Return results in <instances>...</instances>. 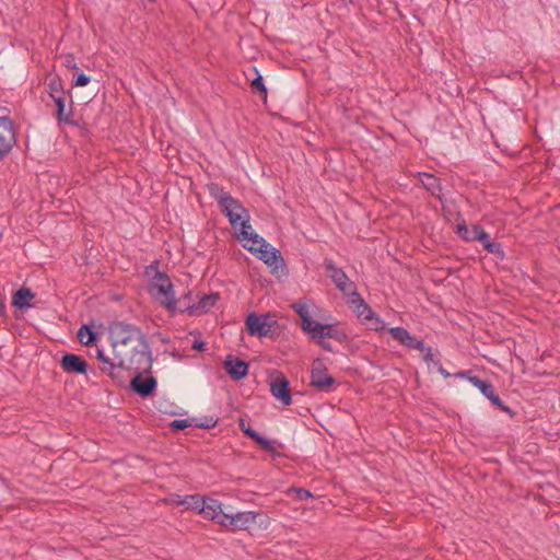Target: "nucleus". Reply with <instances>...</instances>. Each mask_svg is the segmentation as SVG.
Returning <instances> with one entry per match:
<instances>
[{"label":"nucleus","instance_id":"nucleus-36","mask_svg":"<svg viewBox=\"0 0 560 560\" xmlns=\"http://www.w3.org/2000/svg\"><path fill=\"white\" fill-rule=\"evenodd\" d=\"M359 310V316H363L365 319H371L373 312L369 307V305L363 301L360 300V305L358 307Z\"/></svg>","mask_w":560,"mask_h":560},{"label":"nucleus","instance_id":"nucleus-50","mask_svg":"<svg viewBox=\"0 0 560 560\" xmlns=\"http://www.w3.org/2000/svg\"><path fill=\"white\" fill-rule=\"evenodd\" d=\"M457 375H458V376H465V375H466V373H465V372H459Z\"/></svg>","mask_w":560,"mask_h":560},{"label":"nucleus","instance_id":"nucleus-2","mask_svg":"<svg viewBox=\"0 0 560 560\" xmlns=\"http://www.w3.org/2000/svg\"><path fill=\"white\" fill-rule=\"evenodd\" d=\"M173 289L174 287L171 279L164 272H156L152 282L149 284V292L154 300L172 314H175L177 311V301L175 300Z\"/></svg>","mask_w":560,"mask_h":560},{"label":"nucleus","instance_id":"nucleus-43","mask_svg":"<svg viewBox=\"0 0 560 560\" xmlns=\"http://www.w3.org/2000/svg\"><path fill=\"white\" fill-rule=\"evenodd\" d=\"M417 341H418V339L416 337L409 335L406 342H404V346H406L409 349H412Z\"/></svg>","mask_w":560,"mask_h":560},{"label":"nucleus","instance_id":"nucleus-33","mask_svg":"<svg viewBox=\"0 0 560 560\" xmlns=\"http://www.w3.org/2000/svg\"><path fill=\"white\" fill-rule=\"evenodd\" d=\"M262 450L273 453L275 446L273 443L265 438H262L260 434L257 435V438L254 440Z\"/></svg>","mask_w":560,"mask_h":560},{"label":"nucleus","instance_id":"nucleus-6","mask_svg":"<svg viewBox=\"0 0 560 560\" xmlns=\"http://www.w3.org/2000/svg\"><path fill=\"white\" fill-rule=\"evenodd\" d=\"M131 352L127 357L125 369L136 372H148L152 366V358L147 338L136 346L130 347Z\"/></svg>","mask_w":560,"mask_h":560},{"label":"nucleus","instance_id":"nucleus-45","mask_svg":"<svg viewBox=\"0 0 560 560\" xmlns=\"http://www.w3.org/2000/svg\"><path fill=\"white\" fill-rule=\"evenodd\" d=\"M244 433L250 438L252 440H255L259 433H257L255 430H253L250 427L244 429Z\"/></svg>","mask_w":560,"mask_h":560},{"label":"nucleus","instance_id":"nucleus-15","mask_svg":"<svg viewBox=\"0 0 560 560\" xmlns=\"http://www.w3.org/2000/svg\"><path fill=\"white\" fill-rule=\"evenodd\" d=\"M55 103V106L57 108L56 110V118L58 119L59 122H66V124H69V125H73L74 124V120L72 119V116H73V113H72V107H71V104L68 106H66V102H67V96L66 94L61 95V96H58L56 98H51Z\"/></svg>","mask_w":560,"mask_h":560},{"label":"nucleus","instance_id":"nucleus-30","mask_svg":"<svg viewBox=\"0 0 560 560\" xmlns=\"http://www.w3.org/2000/svg\"><path fill=\"white\" fill-rule=\"evenodd\" d=\"M292 308L298 313V315L301 318V323H305V319H310L311 313L308 311V306L306 303L303 302H296L292 304Z\"/></svg>","mask_w":560,"mask_h":560},{"label":"nucleus","instance_id":"nucleus-24","mask_svg":"<svg viewBox=\"0 0 560 560\" xmlns=\"http://www.w3.org/2000/svg\"><path fill=\"white\" fill-rule=\"evenodd\" d=\"M219 299V294L218 293H212V294H209V295H205L198 303L197 306H192V307H187V310H190V308H195L197 311H201V312H207L208 310H210L218 301ZM182 312H185V310H180Z\"/></svg>","mask_w":560,"mask_h":560},{"label":"nucleus","instance_id":"nucleus-41","mask_svg":"<svg viewBox=\"0 0 560 560\" xmlns=\"http://www.w3.org/2000/svg\"><path fill=\"white\" fill-rule=\"evenodd\" d=\"M295 491H296L298 499H300V500H306L312 497V493L308 490L300 488V489H296Z\"/></svg>","mask_w":560,"mask_h":560},{"label":"nucleus","instance_id":"nucleus-39","mask_svg":"<svg viewBox=\"0 0 560 560\" xmlns=\"http://www.w3.org/2000/svg\"><path fill=\"white\" fill-rule=\"evenodd\" d=\"M90 82V77H88L84 73L78 74V77L74 79L73 84L75 86H85Z\"/></svg>","mask_w":560,"mask_h":560},{"label":"nucleus","instance_id":"nucleus-19","mask_svg":"<svg viewBox=\"0 0 560 560\" xmlns=\"http://www.w3.org/2000/svg\"><path fill=\"white\" fill-rule=\"evenodd\" d=\"M301 328L304 332L310 335L312 339H323L325 324H320L311 317L310 319H305V323H301Z\"/></svg>","mask_w":560,"mask_h":560},{"label":"nucleus","instance_id":"nucleus-27","mask_svg":"<svg viewBox=\"0 0 560 560\" xmlns=\"http://www.w3.org/2000/svg\"><path fill=\"white\" fill-rule=\"evenodd\" d=\"M479 241L482 243V245H483L485 249H486L488 253L493 254V255H495V256H498V257H500V258H503V257H504V252H503V249H502V247H501V244H500V243L492 242V241L490 240V236H489V234H488V233H487V238H485V240H479Z\"/></svg>","mask_w":560,"mask_h":560},{"label":"nucleus","instance_id":"nucleus-10","mask_svg":"<svg viewBox=\"0 0 560 560\" xmlns=\"http://www.w3.org/2000/svg\"><path fill=\"white\" fill-rule=\"evenodd\" d=\"M325 269L328 272V276L331 278L332 282L336 287L343 292L345 294H350L354 292V284L351 282L346 275V272L334 265L331 260H325L324 262Z\"/></svg>","mask_w":560,"mask_h":560},{"label":"nucleus","instance_id":"nucleus-37","mask_svg":"<svg viewBox=\"0 0 560 560\" xmlns=\"http://www.w3.org/2000/svg\"><path fill=\"white\" fill-rule=\"evenodd\" d=\"M208 189L210 195L213 196L218 202L220 200V196H230L229 194L224 192L222 188H220L217 184L208 185Z\"/></svg>","mask_w":560,"mask_h":560},{"label":"nucleus","instance_id":"nucleus-42","mask_svg":"<svg viewBox=\"0 0 560 560\" xmlns=\"http://www.w3.org/2000/svg\"><path fill=\"white\" fill-rule=\"evenodd\" d=\"M423 360L427 363L433 362V353H432V348L431 347H428L427 350L423 352Z\"/></svg>","mask_w":560,"mask_h":560},{"label":"nucleus","instance_id":"nucleus-25","mask_svg":"<svg viewBox=\"0 0 560 560\" xmlns=\"http://www.w3.org/2000/svg\"><path fill=\"white\" fill-rule=\"evenodd\" d=\"M254 71L256 72L257 75L250 82L252 92L254 94H260L262 98L266 101L267 88L264 83L262 77L258 73L256 68H254Z\"/></svg>","mask_w":560,"mask_h":560},{"label":"nucleus","instance_id":"nucleus-44","mask_svg":"<svg viewBox=\"0 0 560 560\" xmlns=\"http://www.w3.org/2000/svg\"><path fill=\"white\" fill-rule=\"evenodd\" d=\"M206 348V343L200 340H195L192 343V349L197 351H203Z\"/></svg>","mask_w":560,"mask_h":560},{"label":"nucleus","instance_id":"nucleus-8","mask_svg":"<svg viewBox=\"0 0 560 560\" xmlns=\"http://www.w3.org/2000/svg\"><path fill=\"white\" fill-rule=\"evenodd\" d=\"M16 143L13 122L8 117H0V161L7 156Z\"/></svg>","mask_w":560,"mask_h":560},{"label":"nucleus","instance_id":"nucleus-18","mask_svg":"<svg viewBox=\"0 0 560 560\" xmlns=\"http://www.w3.org/2000/svg\"><path fill=\"white\" fill-rule=\"evenodd\" d=\"M458 234L466 241H479L487 238V232L480 225H466L458 226Z\"/></svg>","mask_w":560,"mask_h":560},{"label":"nucleus","instance_id":"nucleus-5","mask_svg":"<svg viewBox=\"0 0 560 560\" xmlns=\"http://www.w3.org/2000/svg\"><path fill=\"white\" fill-rule=\"evenodd\" d=\"M130 351H124L112 343L108 349H96V358L101 362V371L108 373L112 377L116 376L115 370L125 369L127 357Z\"/></svg>","mask_w":560,"mask_h":560},{"label":"nucleus","instance_id":"nucleus-4","mask_svg":"<svg viewBox=\"0 0 560 560\" xmlns=\"http://www.w3.org/2000/svg\"><path fill=\"white\" fill-rule=\"evenodd\" d=\"M246 329L250 336L258 338L270 337L272 339L279 336V326L275 315L270 313L257 314L250 313L247 315Z\"/></svg>","mask_w":560,"mask_h":560},{"label":"nucleus","instance_id":"nucleus-16","mask_svg":"<svg viewBox=\"0 0 560 560\" xmlns=\"http://www.w3.org/2000/svg\"><path fill=\"white\" fill-rule=\"evenodd\" d=\"M419 179L422 186L431 192L432 196H435L440 200H442L441 191V183L438 177L430 173H419Z\"/></svg>","mask_w":560,"mask_h":560},{"label":"nucleus","instance_id":"nucleus-35","mask_svg":"<svg viewBox=\"0 0 560 560\" xmlns=\"http://www.w3.org/2000/svg\"><path fill=\"white\" fill-rule=\"evenodd\" d=\"M62 65L69 69L78 70V66L75 63V58L72 54H66L61 56Z\"/></svg>","mask_w":560,"mask_h":560},{"label":"nucleus","instance_id":"nucleus-29","mask_svg":"<svg viewBox=\"0 0 560 560\" xmlns=\"http://www.w3.org/2000/svg\"><path fill=\"white\" fill-rule=\"evenodd\" d=\"M78 338L81 341V343L89 346L96 339V334L90 329L88 326H82L79 329Z\"/></svg>","mask_w":560,"mask_h":560},{"label":"nucleus","instance_id":"nucleus-17","mask_svg":"<svg viewBox=\"0 0 560 560\" xmlns=\"http://www.w3.org/2000/svg\"><path fill=\"white\" fill-rule=\"evenodd\" d=\"M34 298L35 294L31 289L22 287L13 294L12 305L19 308H30L32 306L30 301Z\"/></svg>","mask_w":560,"mask_h":560},{"label":"nucleus","instance_id":"nucleus-34","mask_svg":"<svg viewBox=\"0 0 560 560\" xmlns=\"http://www.w3.org/2000/svg\"><path fill=\"white\" fill-rule=\"evenodd\" d=\"M190 425H191V423L188 419H176L171 422L170 428L173 431H179V430H184Z\"/></svg>","mask_w":560,"mask_h":560},{"label":"nucleus","instance_id":"nucleus-32","mask_svg":"<svg viewBox=\"0 0 560 560\" xmlns=\"http://www.w3.org/2000/svg\"><path fill=\"white\" fill-rule=\"evenodd\" d=\"M213 521L215 523L220 524V525H223V526L232 528V525H233V514L225 513L222 510L221 513L218 515V517H215Z\"/></svg>","mask_w":560,"mask_h":560},{"label":"nucleus","instance_id":"nucleus-13","mask_svg":"<svg viewBox=\"0 0 560 560\" xmlns=\"http://www.w3.org/2000/svg\"><path fill=\"white\" fill-rule=\"evenodd\" d=\"M224 369L234 381H240L248 374V363L232 355L226 357Z\"/></svg>","mask_w":560,"mask_h":560},{"label":"nucleus","instance_id":"nucleus-28","mask_svg":"<svg viewBox=\"0 0 560 560\" xmlns=\"http://www.w3.org/2000/svg\"><path fill=\"white\" fill-rule=\"evenodd\" d=\"M468 380L480 389V392L488 398L489 395H491L494 389L492 384L489 381H483L479 378L478 376H469Z\"/></svg>","mask_w":560,"mask_h":560},{"label":"nucleus","instance_id":"nucleus-3","mask_svg":"<svg viewBox=\"0 0 560 560\" xmlns=\"http://www.w3.org/2000/svg\"><path fill=\"white\" fill-rule=\"evenodd\" d=\"M109 332L113 339L112 343L124 351L131 352L130 347L136 346L145 339V336L139 327L124 322H115L110 324Z\"/></svg>","mask_w":560,"mask_h":560},{"label":"nucleus","instance_id":"nucleus-22","mask_svg":"<svg viewBox=\"0 0 560 560\" xmlns=\"http://www.w3.org/2000/svg\"><path fill=\"white\" fill-rule=\"evenodd\" d=\"M221 511H222V505L219 501L211 499V498H206L205 509L201 510L200 513L203 514L205 517L213 521L215 517H218V515L221 513Z\"/></svg>","mask_w":560,"mask_h":560},{"label":"nucleus","instance_id":"nucleus-7","mask_svg":"<svg viewBox=\"0 0 560 560\" xmlns=\"http://www.w3.org/2000/svg\"><path fill=\"white\" fill-rule=\"evenodd\" d=\"M219 205L233 229L241 228L243 221L249 223L248 211L232 196H220Z\"/></svg>","mask_w":560,"mask_h":560},{"label":"nucleus","instance_id":"nucleus-23","mask_svg":"<svg viewBox=\"0 0 560 560\" xmlns=\"http://www.w3.org/2000/svg\"><path fill=\"white\" fill-rule=\"evenodd\" d=\"M205 500L206 498L198 494L187 495L180 501V504L185 505L187 510L198 511L200 513L201 510L205 509Z\"/></svg>","mask_w":560,"mask_h":560},{"label":"nucleus","instance_id":"nucleus-26","mask_svg":"<svg viewBox=\"0 0 560 560\" xmlns=\"http://www.w3.org/2000/svg\"><path fill=\"white\" fill-rule=\"evenodd\" d=\"M47 86H48L49 96L51 98H56L58 96L66 94V92L62 88V84H61V80L58 77L50 78L47 83Z\"/></svg>","mask_w":560,"mask_h":560},{"label":"nucleus","instance_id":"nucleus-21","mask_svg":"<svg viewBox=\"0 0 560 560\" xmlns=\"http://www.w3.org/2000/svg\"><path fill=\"white\" fill-rule=\"evenodd\" d=\"M255 522V514L252 512H242L233 515L232 529H246L249 524Z\"/></svg>","mask_w":560,"mask_h":560},{"label":"nucleus","instance_id":"nucleus-11","mask_svg":"<svg viewBox=\"0 0 560 560\" xmlns=\"http://www.w3.org/2000/svg\"><path fill=\"white\" fill-rule=\"evenodd\" d=\"M270 393L284 406L291 405L290 383L281 373L270 383Z\"/></svg>","mask_w":560,"mask_h":560},{"label":"nucleus","instance_id":"nucleus-12","mask_svg":"<svg viewBox=\"0 0 560 560\" xmlns=\"http://www.w3.org/2000/svg\"><path fill=\"white\" fill-rule=\"evenodd\" d=\"M130 388L141 397H149L156 388V380L153 376L143 377L138 372L130 382Z\"/></svg>","mask_w":560,"mask_h":560},{"label":"nucleus","instance_id":"nucleus-46","mask_svg":"<svg viewBox=\"0 0 560 560\" xmlns=\"http://www.w3.org/2000/svg\"><path fill=\"white\" fill-rule=\"evenodd\" d=\"M318 340V345L326 351H329L331 352L332 351V347L330 346L329 342L325 341L324 339H317Z\"/></svg>","mask_w":560,"mask_h":560},{"label":"nucleus","instance_id":"nucleus-1","mask_svg":"<svg viewBox=\"0 0 560 560\" xmlns=\"http://www.w3.org/2000/svg\"><path fill=\"white\" fill-rule=\"evenodd\" d=\"M237 237L242 241H252V245L247 247L249 252L259 253V258L268 265L273 272L284 267V260L280 250L271 247L262 237L252 232V225L247 221L241 223V230Z\"/></svg>","mask_w":560,"mask_h":560},{"label":"nucleus","instance_id":"nucleus-38","mask_svg":"<svg viewBox=\"0 0 560 560\" xmlns=\"http://www.w3.org/2000/svg\"><path fill=\"white\" fill-rule=\"evenodd\" d=\"M488 399L497 407H499L501 410L505 412H511L510 408L506 407L503 401L500 399V397L493 392L491 395H489Z\"/></svg>","mask_w":560,"mask_h":560},{"label":"nucleus","instance_id":"nucleus-31","mask_svg":"<svg viewBox=\"0 0 560 560\" xmlns=\"http://www.w3.org/2000/svg\"><path fill=\"white\" fill-rule=\"evenodd\" d=\"M389 334L395 340L399 341L401 345L406 342L408 336L410 335L409 331L404 327H393L389 329Z\"/></svg>","mask_w":560,"mask_h":560},{"label":"nucleus","instance_id":"nucleus-47","mask_svg":"<svg viewBox=\"0 0 560 560\" xmlns=\"http://www.w3.org/2000/svg\"><path fill=\"white\" fill-rule=\"evenodd\" d=\"M428 347L424 346L423 341L418 340L412 349H417L421 352H424Z\"/></svg>","mask_w":560,"mask_h":560},{"label":"nucleus","instance_id":"nucleus-40","mask_svg":"<svg viewBox=\"0 0 560 560\" xmlns=\"http://www.w3.org/2000/svg\"><path fill=\"white\" fill-rule=\"evenodd\" d=\"M215 424H217V420H213L211 418L205 422L196 423V427L201 428V429H211V428H214Z\"/></svg>","mask_w":560,"mask_h":560},{"label":"nucleus","instance_id":"nucleus-20","mask_svg":"<svg viewBox=\"0 0 560 560\" xmlns=\"http://www.w3.org/2000/svg\"><path fill=\"white\" fill-rule=\"evenodd\" d=\"M331 338L338 342H346L349 338L347 331L339 328L335 324H325V330L323 331V339Z\"/></svg>","mask_w":560,"mask_h":560},{"label":"nucleus","instance_id":"nucleus-49","mask_svg":"<svg viewBox=\"0 0 560 560\" xmlns=\"http://www.w3.org/2000/svg\"><path fill=\"white\" fill-rule=\"evenodd\" d=\"M439 371L440 373L444 376V377H448L450 376V373L447 371H445L441 365L439 366Z\"/></svg>","mask_w":560,"mask_h":560},{"label":"nucleus","instance_id":"nucleus-9","mask_svg":"<svg viewBox=\"0 0 560 560\" xmlns=\"http://www.w3.org/2000/svg\"><path fill=\"white\" fill-rule=\"evenodd\" d=\"M335 382V378L327 373V369L324 366L322 360H315L311 370V385L319 390L327 392Z\"/></svg>","mask_w":560,"mask_h":560},{"label":"nucleus","instance_id":"nucleus-14","mask_svg":"<svg viewBox=\"0 0 560 560\" xmlns=\"http://www.w3.org/2000/svg\"><path fill=\"white\" fill-rule=\"evenodd\" d=\"M60 365L67 373L85 374L88 371V363L85 360L72 353H66L60 361Z\"/></svg>","mask_w":560,"mask_h":560},{"label":"nucleus","instance_id":"nucleus-48","mask_svg":"<svg viewBox=\"0 0 560 560\" xmlns=\"http://www.w3.org/2000/svg\"><path fill=\"white\" fill-rule=\"evenodd\" d=\"M238 424L243 432H244V429L249 427V425H246L245 420L243 418H240Z\"/></svg>","mask_w":560,"mask_h":560}]
</instances>
